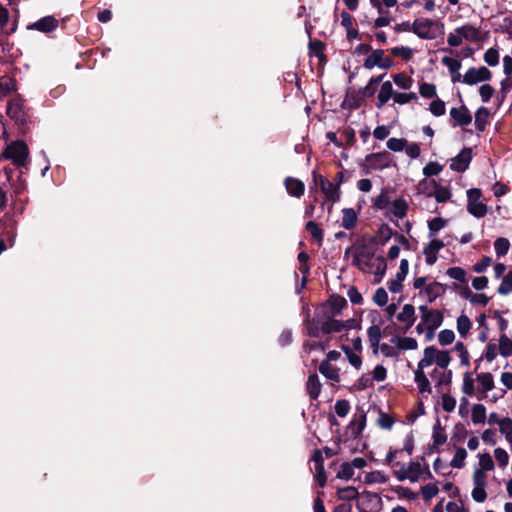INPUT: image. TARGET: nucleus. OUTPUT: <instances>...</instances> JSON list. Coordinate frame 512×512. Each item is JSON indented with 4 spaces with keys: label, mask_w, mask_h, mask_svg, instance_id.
Returning a JSON list of instances; mask_svg holds the SVG:
<instances>
[{
    "label": "nucleus",
    "mask_w": 512,
    "mask_h": 512,
    "mask_svg": "<svg viewBox=\"0 0 512 512\" xmlns=\"http://www.w3.org/2000/svg\"><path fill=\"white\" fill-rule=\"evenodd\" d=\"M481 40V30L471 24L455 28L448 34L447 43L451 47H459L465 43H475Z\"/></svg>",
    "instance_id": "5"
},
{
    "label": "nucleus",
    "mask_w": 512,
    "mask_h": 512,
    "mask_svg": "<svg viewBox=\"0 0 512 512\" xmlns=\"http://www.w3.org/2000/svg\"><path fill=\"white\" fill-rule=\"evenodd\" d=\"M364 482L366 484H382L387 482V477L380 471H372L366 473L364 477Z\"/></svg>",
    "instance_id": "46"
},
{
    "label": "nucleus",
    "mask_w": 512,
    "mask_h": 512,
    "mask_svg": "<svg viewBox=\"0 0 512 512\" xmlns=\"http://www.w3.org/2000/svg\"><path fill=\"white\" fill-rule=\"evenodd\" d=\"M447 224V221L441 217H436L428 222L429 237H435V235L443 229Z\"/></svg>",
    "instance_id": "43"
},
{
    "label": "nucleus",
    "mask_w": 512,
    "mask_h": 512,
    "mask_svg": "<svg viewBox=\"0 0 512 512\" xmlns=\"http://www.w3.org/2000/svg\"><path fill=\"white\" fill-rule=\"evenodd\" d=\"M467 458V451L459 447L456 449L455 454L450 461V466L453 468L461 469L465 466V460Z\"/></svg>",
    "instance_id": "39"
},
{
    "label": "nucleus",
    "mask_w": 512,
    "mask_h": 512,
    "mask_svg": "<svg viewBox=\"0 0 512 512\" xmlns=\"http://www.w3.org/2000/svg\"><path fill=\"white\" fill-rule=\"evenodd\" d=\"M488 112L485 108H480L475 115V125L478 130L483 131L487 122Z\"/></svg>",
    "instance_id": "58"
},
{
    "label": "nucleus",
    "mask_w": 512,
    "mask_h": 512,
    "mask_svg": "<svg viewBox=\"0 0 512 512\" xmlns=\"http://www.w3.org/2000/svg\"><path fill=\"white\" fill-rule=\"evenodd\" d=\"M429 110L434 116L439 117L445 114L446 106L442 100L437 99L431 102Z\"/></svg>",
    "instance_id": "62"
},
{
    "label": "nucleus",
    "mask_w": 512,
    "mask_h": 512,
    "mask_svg": "<svg viewBox=\"0 0 512 512\" xmlns=\"http://www.w3.org/2000/svg\"><path fill=\"white\" fill-rule=\"evenodd\" d=\"M413 33L420 39L434 40L444 34V24L428 18H417L414 20Z\"/></svg>",
    "instance_id": "6"
},
{
    "label": "nucleus",
    "mask_w": 512,
    "mask_h": 512,
    "mask_svg": "<svg viewBox=\"0 0 512 512\" xmlns=\"http://www.w3.org/2000/svg\"><path fill=\"white\" fill-rule=\"evenodd\" d=\"M500 382L506 389H501L499 394H493L491 400L493 402L498 401L503 398L507 393V390H512V373L511 372H503L500 376Z\"/></svg>",
    "instance_id": "29"
},
{
    "label": "nucleus",
    "mask_w": 512,
    "mask_h": 512,
    "mask_svg": "<svg viewBox=\"0 0 512 512\" xmlns=\"http://www.w3.org/2000/svg\"><path fill=\"white\" fill-rule=\"evenodd\" d=\"M476 382L478 384L477 391L480 394V399L487 398L488 392L495 388L494 377L489 372H482L477 374Z\"/></svg>",
    "instance_id": "15"
},
{
    "label": "nucleus",
    "mask_w": 512,
    "mask_h": 512,
    "mask_svg": "<svg viewBox=\"0 0 512 512\" xmlns=\"http://www.w3.org/2000/svg\"><path fill=\"white\" fill-rule=\"evenodd\" d=\"M444 247L443 241L436 239L430 240V242L424 247L423 254L425 256V262L427 265H433L437 261L438 252Z\"/></svg>",
    "instance_id": "18"
},
{
    "label": "nucleus",
    "mask_w": 512,
    "mask_h": 512,
    "mask_svg": "<svg viewBox=\"0 0 512 512\" xmlns=\"http://www.w3.org/2000/svg\"><path fill=\"white\" fill-rule=\"evenodd\" d=\"M494 457L501 468H505L509 463V455L503 448H496L494 450Z\"/></svg>",
    "instance_id": "55"
},
{
    "label": "nucleus",
    "mask_w": 512,
    "mask_h": 512,
    "mask_svg": "<svg viewBox=\"0 0 512 512\" xmlns=\"http://www.w3.org/2000/svg\"><path fill=\"white\" fill-rule=\"evenodd\" d=\"M373 301L379 307H383V306L387 305V303H388L387 291L383 287L376 289V291L373 295Z\"/></svg>",
    "instance_id": "54"
},
{
    "label": "nucleus",
    "mask_w": 512,
    "mask_h": 512,
    "mask_svg": "<svg viewBox=\"0 0 512 512\" xmlns=\"http://www.w3.org/2000/svg\"><path fill=\"white\" fill-rule=\"evenodd\" d=\"M510 248V242L507 238L499 237L494 242V250L497 257L506 255Z\"/></svg>",
    "instance_id": "42"
},
{
    "label": "nucleus",
    "mask_w": 512,
    "mask_h": 512,
    "mask_svg": "<svg viewBox=\"0 0 512 512\" xmlns=\"http://www.w3.org/2000/svg\"><path fill=\"white\" fill-rule=\"evenodd\" d=\"M475 381L476 379L473 378L471 372H466L463 374L461 386L463 394L468 397H473L476 394Z\"/></svg>",
    "instance_id": "28"
},
{
    "label": "nucleus",
    "mask_w": 512,
    "mask_h": 512,
    "mask_svg": "<svg viewBox=\"0 0 512 512\" xmlns=\"http://www.w3.org/2000/svg\"><path fill=\"white\" fill-rule=\"evenodd\" d=\"M337 496L341 500L350 501L358 496V491L353 486H347L337 490Z\"/></svg>",
    "instance_id": "47"
},
{
    "label": "nucleus",
    "mask_w": 512,
    "mask_h": 512,
    "mask_svg": "<svg viewBox=\"0 0 512 512\" xmlns=\"http://www.w3.org/2000/svg\"><path fill=\"white\" fill-rule=\"evenodd\" d=\"M397 321L404 325L403 332L406 333L416 321V311L412 304H404L396 315Z\"/></svg>",
    "instance_id": "16"
},
{
    "label": "nucleus",
    "mask_w": 512,
    "mask_h": 512,
    "mask_svg": "<svg viewBox=\"0 0 512 512\" xmlns=\"http://www.w3.org/2000/svg\"><path fill=\"white\" fill-rule=\"evenodd\" d=\"M366 426V415L364 412H359L354 415L352 421L349 424V430L351 435L358 437Z\"/></svg>",
    "instance_id": "24"
},
{
    "label": "nucleus",
    "mask_w": 512,
    "mask_h": 512,
    "mask_svg": "<svg viewBox=\"0 0 512 512\" xmlns=\"http://www.w3.org/2000/svg\"><path fill=\"white\" fill-rule=\"evenodd\" d=\"M58 26V20L53 16H45L38 21L27 26L29 30H37L43 33H48L56 29Z\"/></svg>",
    "instance_id": "20"
},
{
    "label": "nucleus",
    "mask_w": 512,
    "mask_h": 512,
    "mask_svg": "<svg viewBox=\"0 0 512 512\" xmlns=\"http://www.w3.org/2000/svg\"><path fill=\"white\" fill-rule=\"evenodd\" d=\"M408 207L409 206L407 201L404 198L400 197L395 199L391 203L390 211L396 218L402 219L406 216Z\"/></svg>",
    "instance_id": "27"
},
{
    "label": "nucleus",
    "mask_w": 512,
    "mask_h": 512,
    "mask_svg": "<svg viewBox=\"0 0 512 512\" xmlns=\"http://www.w3.org/2000/svg\"><path fill=\"white\" fill-rule=\"evenodd\" d=\"M368 339L373 347H377L382 337L381 329L377 325H372L367 330Z\"/></svg>",
    "instance_id": "48"
},
{
    "label": "nucleus",
    "mask_w": 512,
    "mask_h": 512,
    "mask_svg": "<svg viewBox=\"0 0 512 512\" xmlns=\"http://www.w3.org/2000/svg\"><path fill=\"white\" fill-rule=\"evenodd\" d=\"M347 306V301L342 297L329 300L316 312L315 321L321 326L324 334L342 331L346 325L337 317L340 311Z\"/></svg>",
    "instance_id": "2"
},
{
    "label": "nucleus",
    "mask_w": 512,
    "mask_h": 512,
    "mask_svg": "<svg viewBox=\"0 0 512 512\" xmlns=\"http://www.w3.org/2000/svg\"><path fill=\"white\" fill-rule=\"evenodd\" d=\"M343 351L349 363L357 370L362 366V358L359 353L353 351L350 347H343Z\"/></svg>",
    "instance_id": "44"
},
{
    "label": "nucleus",
    "mask_w": 512,
    "mask_h": 512,
    "mask_svg": "<svg viewBox=\"0 0 512 512\" xmlns=\"http://www.w3.org/2000/svg\"><path fill=\"white\" fill-rule=\"evenodd\" d=\"M395 92L393 90L392 83L390 81H385L381 87L380 91L378 93L377 99L378 108H381L384 104H386L392 97L394 98Z\"/></svg>",
    "instance_id": "25"
},
{
    "label": "nucleus",
    "mask_w": 512,
    "mask_h": 512,
    "mask_svg": "<svg viewBox=\"0 0 512 512\" xmlns=\"http://www.w3.org/2000/svg\"><path fill=\"white\" fill-rule=\"evenodd\" d=\"M312 176L314 185L320 186L327 201H331L332 203L339 201L341 192L338 184H334L324 176L318 175L316 171H313Z\"/></svg>",
    "instance_id": "7"
},
{
    "label": "nucleus",
    "mask_w": 512,
    "mask_h": 512,
    "mask_svg": "<svg viewBox=\"0 0 512 512\" xmlns=\"http://www.w3.org/2000/svg\"><path fill=\"white\" fill-rule=\"evenodd\" d=\"M467 210L476 218H482L487 214V206L481 201L467 203Z\"/></svg>",
    "instance_id": "36"
},
{
    "label": "nucleus",
    "mask_w": 512,
    "mask_h": 512,
    "mask_svg": "<svg viewBox=\"0 0 512 512\" xmlns=\"http://www.w3.org/2000/svg\"><path fill=\"white\" fill-rule=\"evenodd\" d=\"M441 407L445 412H452L456 407V399L449 394H443L441 397Z\"/></svg>",
    "instance_id": "61"
},
{
    "label": "nucleus",
    "mask_w": 512,
    "mask_h": 512,
    "mask_svg": "<svg viewBox=\"0 0 512 512\" xmlns=\"http://www.w3.org/2000/svg\"><path fill=\"white\" fill-rule=\"evenodd\" d=\"M391 342L396 346V348L400 351H412L418 348V342L413 337L408 336H395L391 339Z\"/></svg>",
    "instance_id": "23"
},
{
    "label": "nucleus",
    "mask_w": 512,
    "mask_h": 512,
    "mask_svg": "<svg viewBox=\"0 0 512 512\" xmlns=\"http://www.w3.org/2000/svg\"><path fill=\"white\" fill-rule=\"evenodd\" d=\"M407 140L404 138H390L386 145L388 149L394 152H401L405 149Z\"/></svg>",
    "instance_id": "52"
},
{
    "label": "nucleus",
    "mask_w": 512,
    "mask_h": 512,
    "mask_svg": "<svg viewBox=\"0 0 512 512\" xmlns=\"http://www.w3.org/2000/svg\"><path fill=\"white\" fill-rule=\"evenodd\" d=\"M355 470L352 468L349 462H343L336 474V478L349 481L353 478Z\"/></svg>",
    "instance_id": "41"
},
{
    "label": "nucleus",
    "mask_w": 512,
    "mask_h": 512,
    "mask_svg": "<svg viewBox=\"0 0 512 512\" xmlns=\"http://www.w3.org/2000/svg\"><path fill=\"white\" fill-rule=\"evenodd\" d=\"M358 220V214L353 208H344L342 209V219H341V227L344 229L350 230L352 229Z\"/></svg>",
    "instance_id": "26"
},
{
    "label": "nucleus",
    "mask_w": 512,
    "mask_h": 512,
    "mask_svg": "<svg viewBox=\"0 0 512 512\" xmlns=\"http://www.w3.org/2000/svg\"><path fill=\"white\" fill-rule=\"evenodd\" d=\"M499 431L505 436L510 449L512 450V420L508 417L502 418L498 421Z\"/></svg>",
    "instance_id": "30"
},
{
    "label": "nucleus",
    "mask_w": 512,
    "mask_h": 512,
    "mask_svg": "<svg viewBox=\"0 0 512 512\" xmlns=\"http://www.w3.org/2000/svg\"><path fill=\"white\" fill-rule=\"evenodd\" d=\"M492 77L491 71L485 66L470 68L462 77L461 81L467 85H474L479 82L488 81Z\"/></svg>",
    "instance_id": "13"
},
{
    "label": "nucleus",
    "mask_w": 512,
    "mask_h": 512,
    "mask_svg": "<svg viewBox=\"0 0 512 512\" xmlns=\"http://www.w3.org/2000/svg\"><path fill=\"white\" fill-rule=\"evenodd\" d=\"M419 311L420 317L426 325V328L438 329L442 325L444 316L441 311L430 309L426 305L420 306Z\"/></svg>",
    "instance_id": "12"
},
{
    "label": "nucleus",
    "mask_w": 512,
    "mask_h": 512,
    "mask_svg": "<svg viewBox=\"0 0 512 512\" xmlns=\"http://www.w3.org/2000/svg\"><path fill=\"white\" fill-rule=\"evenodd\" d=\"M451 363V356L448 350H440L431 345L423 350V357L417 363L414 371V381L419 394L427 398L432 393V380L435 387L447 385L451 381V371L447 370Z\"/></svg>",
    "instance_id": "1"
},
{
    "label": "nucleus",
    "mask_w": 512,
    "mask_h": 512,
    "mask_svg": "<svg viewBox=\"0 0 512 512\" xmlns=\"http://www.w3.org/2000/svg\"><path fill=\"white\" fill-rule=\"evenodd\" d=\"M479 467L474 470H481L483 473L492 471L495 467L494 461L489 453H480L478 454Z\"/></svg>",
    "instance_id": "35"
},
{
    "label": "nucleus",
    "mask_w": 512,
    "mask_h": 512,
    "mask_svg": "<svg viewBox=\"0 0 512 512\" xmlns=\"http://www.w3.org/2000/svg\"><path fill=\"white\" fill-rule=\"evenodd\" d=\"M428 186H433L434 191H433V193H427V195L434 196L435 200L438 203H445L452 196L449 188H447L445 186H438L435 180H431V181L422 180L418 185V190L421 192H424Z\"/></svg>",
    "instance_id": "11"
},
{
    "label": "nucleus",
    "mask_w": 512,
    "mask_h": 512,
    "mask_svg": "<svg viewBox=\"0 0 512 512\" xmlns=\"http://www.w3.org/2000/svg\"><path fill=\"white\" fill-rule=\"evenodd\" d=\"M284 186L287 193L295 198H300L305 191L304 183L300 179L294 177L285 178Z\"/></svg>",
    "instance_id": "21"
},
{
    "label": "nucleus",
    "mask_w": 512,
    "mask_h": 512,
    "mask_svg": "<svg viewBox=\"0 0 512 512\" xmlns=\"http://www.w3.org/2000/svg\"><path fill=\"white\" fill-rule=\"evenodd\" d=\"M512 292V269L503 276L500 285L497 288V293L502 296H507Z\"/></svg>",
    "instance_id": "38"
},
{
    "label": "nucleus",
    "mask_w": 512,
    "mask_h": 512,
    "mask_svg": "<svg viewBox=\"0 0 512 512\" xmlns=\"http://www.w3.org/2000/svg\"><path fill=\"white\" fill-rule=\"evenodd\" d=\"M472 322L469 317L462 313L456 321V328L461 337H466L471 330Z\"/></svg>",
    "instance_id": "33"
},
{
    "label": "nucleus",
    "mask_w": 512,
    "mask_h": 512,
    "mask_svg": "<svg viewBox=\"0 0 512 512\" xmlns=\"http://www.w3.org/2000/svg\"><path fill=\"white\" fill-rule=\"evenodd\" d=\"M306 389L312 399H316L319 396L321 384L316 374H312L308 377Z\"/></svg>",
    "instance_id": "32"
},
{
    "label": "nucleus",
    "mask_w": 512,
    "mask_h": 512,
    "mask_svg": "<svg viewBox=\"0 0 512 512\" xmlns=\"http://www.w3.org/2000/svg\"><path fill=\"white\" fill-rule=\"evenodd\" d=\"M446 273L450 278L454 280H457L461 283L466 282V272L461 267H451L447 270Z\"/></svg>",
    "instance_id": "56"
},
{
    "label": "nucleus",
    "mask_w": 512,
    "mask_h": 512,
    "mask_svg": "<svg viewBox=\"0 0 512 512\" xmlns=\"http://www.w3.org/2000/svg\"><path fill=\"white\" fill-rule=\"evenodd\" d=\"M473 489L471 491L472 499L477 503H483L487 499L486 487L488 476L481 470H474L472 475Z\"/></svg>",
    "instance_id": "8"
},
{
    "label": "nucleus",
    "mask_w": 512,
    "mask_h": 512,
    "mask_svg": "<svg viewBox=\"0 0 512 512\" xmlns=\"http://www.w3.org/2000/svg\"><path fill=\"white\" fill-rule=\"evenodd\" d=\"M306 230L312 235V237L318 242L321 243L323 240V231L318 226V224L314 221H309L306 224Z\"/></svg>",
    "instance_id": "50"
},
{
    "label": "nucleus",
    "mask_w": 512,
    "mask_h": 512,
    "mask_svg": "<svg viewBox=\"0 0 512 512\" xmlns=\"http://www.w3.org/2000/svg\"><path fill=\"white\" fill-rule=\"evenodd\" d=\"M450 116L454 126H467L472 122V116L464 105L451 108Z\"/></svg>",
    "instance_id": "19"
},
{
    "label": "nucleus",
    "mask_w": 512,
    "mask_h": 512,
    "mask_svg": "<svg viewBox=\"0 0 512 512\" xmlns=\"http://www.w3.org/2000/svg\"><path fill=\"white\" fill-rule=\"evenodd\" d=\"M455 340V333L450 329L441 330L438 334V342L442 346H447Z\"/></svg>",
    "instance_id": "51"
},
{
    "label": "nucleus",
    "mask_w": 512,
    "mask_h": 512,
    "mask_svg": "<svg viewBox=\"0 0 512 512\" xmlns=\"http://www.w3.org/2000/svg\"><path fill=\"white\" fill-rule=\"evenodd\" d=\"M443 167L438 162H429L423 168V174L426 177L438 175L442 171Z\"/></svg>",
    "instance_id": "59"
},
{
    "label": "nucleus",
    "mask_w": 512,
    "mask_h": 512,
    "mask_svg": "<svg viewBox=\"0 0 512 512\" xmlns=\"http://www.w3.org/2000/svg\"><path fill=\"white\" fill-rule=\"evenodd\" d=\"M471 420L474 424H483L486 420V407L477 403L472 406L471 410Z\"/></svg>",
    "instance_id": "34"
},
{
    "label": "nucleus",
    "mask_w": 512,
    "mask_h": 512,
    "mask_svg": "<svg viewBox=\"0 0 512 512\" xmlns=\"http://www.w3.org/2000/svg\"><path fill=\"white\" fill-rule=\"evenodd\" d=\"M4 155L16 165H24L28 157V147L25 143L17 141L7 147Z\"/></svg>",
    "instance_id": "9"
},
{
    "label": "nucleus",
    "mask_w": 512,
    "mask_h": 512,
    "mask_svg": "<svg viewBox=\"0 0 512 512\" xmlns=\"http://www.w3.org/2000/svg\"><path fill=\"white\" fill-rule=\"evenodd\" d=\"M446 292V286L437 281L429 282L422 290L421 297L432 303Z\"/></svg>",
    "instance_id": "14"
},
{
    "label": "nucleus",
    "mask_w": 512,
    "mask_h": 512,
    "mask_svg": "<svg viewBox=\"0 0 512 512\" xmlns=\"http://www.w3.org/2000/svg\"><path fill=\"white\" fill-rule=\"evenodd\" d=\"M392 65L393 61L386 57L384 51L381 49L372 51V53L367 56L363 64L366 69L378 67L384 70L391 68Z\"/></svg>",
    "instance_id": "10"
},
{
    "label": "nucleus",
    "mask_w": 512,
    "mask_h": 512,
    "mask_svg": "<svg viewBox=\"0 0 512 512\" xmlns=\"http://www.w3.org/2000/svg\"><path fill=\"white\" fill-rule=\"evenodd\" d=\"M394 83L403 90H408L413 85V79L404 73H398L393 76Z\"/></svg>",
    "instance_id": "45"
},
{
    "label": "nucleus",
    "mask_w": 512,
    "mask_h": 512,
    "mask_svg": "<svg viewBox=\"0 0 512 512\" xmlns=\"http://www.w3.org/2000/svg\"><path fill=\"white\" fill-rule=\"evenodd\" d=\"M370 3L375 7L379 14H384L383 8H392L397 5V0H370Z\"/></svg>",
    "instance_id": "57"
},
{
    "label": "nucleus",
    "mask_w": 512,
    "mask_h": 512,
    "mask_svg": "<svg viewBox=\"0 0 512 512\" xmlns=\"http://www.w3.org/2000/svg\"><path fill=\"white\" fill-rule=\"evenodd\" d=\"M396 466L399 468L394 470V474L399 481L409 480L416 483L420 480L433 479L429 465L424 459H416L407 465L397 463Z\"/></svg>",
    "instance_id": "4"
},
{
    "label": "nucleus",
    "mask_w": 512,
    "mask_h": 512,
    "mask_svg": "<svg viewBox=\"0 0 512 512\" xmlns=\"http://www.w3.org/2000/svg\"><path fill=\"white\" fill-rule=\"evenodd\" d=\"M453 350L457 353L459 359H460V364L462 366H465V367H469L470 366V355H469V352L466 348V346L464 345L463 342H457L453 348Z\"/></svg>",
    "instance_id": "37"
},
{
    "label": "nucleus",
    "mask_w": 512,
    "mask_h": 512,
    "mask_svg": "<svg viewBox=\"0 0 512 512\" xmlns=\"http://www.w3.org/2000/svg\"><path fill=\"white\" fill-rule=\"evenodd\" d=\"M353 263L363 272L373 274L376 283L382 280L387 268L385 259L380 255H375L366 247L357 249Z\"/></svg>",
    "instance_id": "3"
},
{
    "label": "nucleus",
    "mask_w": 512,
    "mask_h": 512,
    "mask_svg": "<svg viewBox=\"0 0 512 512\" xmlns=\"http://www.w3.org/2000/svg\"><path fill=\"white\" fill-rule=\"evenodd\" d=\"M391 53L394 56H399L402 59L408 61L414 55V50L407 46H398L391 49Z\"/></svg>",
    "instance_id": "49"
},
{
    "label": "nucleus",
    "mask_w": 512,
    "mask_h": 512,
    "mask_svg": "<svg viewBox=\"0 0 512 512\" xmlns=\"http://www.w3.org/2000/svg\"><path fill=\"white\" fill-rule=\"evenodd\" d=\"M472 159L471 149L464 148L459 154L450 161V168L457 172H464Z\"/></svg>",
    "instance_id": "17"
},
{
    "label": "nucleus",
    "mask_w": 512,
    "mask_h": 512,
    "mask_svg": "<svg viewBox=\"0 0 512 512\" xmlns=\"http://www.w3.org/2000/svg\"><path fill=\"white\" fill-rule=\"evenodd\" d=\"M421 495L425 501H429L439 493L438 483L431 482L421 486Z\"/></svg>",
    "instance_id": "40"
},
{
    "label": "nucleus",
    "mask_w": 512,
    "mask_h": 512,
    "mask_svg": "<svg viewBox=\"0 0 512 512\" xmlns=\"http://www.w3.org/2000/svg\"><path fill=\"white\" fill-rule=\"evenodd\" d=\"M319 371L331 381L338 382L340 380L339 370L328 363V361H323L320 364Z\"/></svg>",
    "instance_id": "31"
},
{
    "label": "nucleus",
    "mask_w": 512,
    "mask_h": 512,
    "mask_svg": "<svg viewBox=\"0 0 512 512\" xmlns=\"http://www.w3.org/2000/svg\"><path fill=\"white\" fill-rule=\"evenodd\" d=\"M377 424L382 429L389 430L392 428V426L394 424V420L390 415L380 412L379 416L377 418Z\"/></svg>",
    "instance_id": "64"
},
{
    "label": "nucleus",
    "mask_w": 512,
    "mask_h": 512,
    "mask_svg": "<svg viewBox=\"0 0 512 512\" xmlns=\"http://www.w3.org/2000/svg\"><path fill=\"white\" fill-rule=\"evenodd\" d=\"M484 61L489 65V66H496L499 64V52L497 49L495 48H489L485 53H484Z\"/></svg>",
    "instance_id": "60"
},
{
    "label": "nucleus",
    "mask_w": 512,
    "mask_h": 512,
    "mask_svg": "<svg viewBox=\"0 0 512 512\" xmlns=\"http://www.w3.org/2000/svg\"><path fill=\"white\" fill-rule=\"evenodd\" d=\"M467 299L473 305L486 306L489 302V297L483 293L469 294Z\"/></svg>",
    "instance_id": "63"
},
{
    "label": "nucleus",
    "mask_w": 512,
    "mask_h": 512,
    "mask_svg": "<svg viewBox=\"0 0 512 512\" xmlns=\"http://www.w3.org/2000/svg\"><path fill=\"white\" fill-rule=\"evenodd\" d=\"M499 350L503 356H509L512 354V341L505 334L500 336Z\"/></svg>",
    "instance_id": "53"
},
{
    "label": "nucleus",
    "mask_w": 512,
    "mask_h": 512,
    "mask_svg": "<svg viewBox=\"0 0 512 512\" xmlns=\"http://www.w3.org/2000/svg\"><path fill=\"white\" fill-rule=\"evenodd\" d=\"M442 64L447 67L451 74V80L453 83L460 82L462 75L460 74L461 62L453 57L445 56L441 60Z\"/></svg>",
    "instance_id": "22"
}]
</instances>
